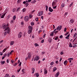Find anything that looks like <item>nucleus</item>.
Listing matches in <instances>:
<instances>
[{
    "label": "nucleus",
    "instance_id": "f257e3e1",
    "mask_svg": "<svg viewBox=\"0 0 77 77\" xmlns=\"http://www.w3.org/2000/svg\"><path fill=\"white\" fill-rule=\"evenodd\" d=\"M8 26H9V24L7 23L6 25L5 24V23H4L3 25V29H5V30H7V31H5L4 33V36L6 35H7V34H9V33L10 32V31H11V29L9 28V27H8Z\"/></svg>",
    "mask_w": 77,
    "mask_h": 77
},
{
    "label": "nucleus",
    "instance_id": "f03ea898",
    "mask_svg": "<svg viewBox=\"0 0 77 77\" xmlns=\"http://www.w3.org/2000/svg\"><path fill=\"white\" fill-rule=\"evenodd\" d=\"M39 59V57L38 56H36L34 59V61H35L36 60V61H38Z\"/></svg>",
    "mask_w": 77,
    "mask_h": 77
},
{
    "label": "nucleus",
    "instance_id": "7ed1b4c3",
    "mask_svg": "<svg viewBox=\"0 0 77 77\" xmlns=\"http://www.w3.org/2000/svg\"><path fill=\"white\" fill-rule=\"evenodd\" d=\"M43 14V11H40L38 12V16L40 17Z\"/></svg>",
    "mask_w": 77,
    "mask_h": 77
},
{
    "label": "nucleus",
    "instance_id": "20e7f679",
    "mask_svg": "<svg viewBox=\"0 0 77 77\" xmlns=\"http://www.w3.org/2000/svg\"><path fill=\"white\" fill-rule=\"evenodd\" d=\"M62 26H57V30H59V31L60 30L62 29Z\"/></svg>",
    "mask_w": 77,
    "mask_h": 77
},
{
    "label": "nucleus",
    "instance_id": "39448f33",
    "mask_svg": "<svg viewBox=\"0 0 77 77\" xmlns=\"http://www.w3.org/2000/svg\"><path fill=\"white\" fill-rule=\"evenodd\" d=\"M22 33L21 32H20L19 34L18 35V38H21V36H22Z\"/></svg>",
    "mask_w": 77,
    "mask_h": 77
},
{
    "label": "nucleus",
    "instance_id": "423d86ee",
    "mask_svg": "<svg viewBox=\"0 0 77 77\" xmlns=\"http://www.w3.org/2000/svg\"><path fill=\"white\" fill-rule=\"evenodd\" d=\"M24 20L25 21H28V20H29V17L26 16L24 18Z\"/></svg>",
    "mask_w": 77,
    "mask_h": 77
},
{
    "label": "nucleus",
    "instance_id": "0eeeda50",
    "mask_svg": "<svg viewBox=\"0 0 77 77\" xmlns=\"http://www.w3.org/2000/svg\"><path fill=\"white\" fill-rule=\"evenodd\" d=\"M49 11L50 12H52L53 11V10L51 9V7H49Z\"/></svg>",
    "mask_w": 77,
    "mask_h": 77
},
{
    "label": "nucleus",
    "instance_id": "6e6552de",
    "mask_svg": "<svg viewBox=\"0 0 77 77\" xmlns=\"http://www.w3.org/2000/svg\"><path fill=\"white\" fill-rule=\"evenodd\" d=\"M59 74L60 73H59V72H57L56 74L55 75V77H57L59 75Z\"/></svg>",
    "mask_w": 77,
    "mask_h": 77
},
{
    "label": "nucleus",
    "instance_id": "1a4fd4ad",
    "mask_svg": "<svg viewBox=\"0 0 77 77\" xmlns=\"http://www.w3.org/2000/svg\"><path fill=\"white\" fill-rule=\"evenodd\" d=\"M48 71L46 69H44V73L45 74H47Z\"/></svg>",
    "mask_w": 77,
    "mask_h": 77
},
{
    "label": "nucleus",
    "instance_id": "9d476101",
    "mask_svg": "<svg viewBox=\"0 0 77 77\" xmlns=\"http://www.w3.org/2000/svg\"><path fill=\"white\" fill-rule=\"evenodd\" d=\"M5 15H6V13H4L3 14L1 18H4V17L5 16Z\"/></svg>",
    "mask_w": 77,
    "mask_h": 77
},
{
    "label": "nucleus",
    "instance_id": "9b49d317",
    "mask_svg": "<svg viewBox=\"0 0 77 77\" xmlns=\"http://www.w3.org/2000/svg\"><path fill=\"white\" fill-rule=\"evenodd\" d=\"M14 41H11L10 43V45H14Z\"/></svg>",
    "mask_w": 77,
    "mask_h": 77
},
{
    "label": "nucleus",
    "instance_id": "f8f14e48",
    "mask_svg": "<svg viewBox=\"0 0 77 77\" xmlns=\"http://www.w3.org/2000/svg\"><path fill=\"white\" fill-rule=\"evenodd\" d=\"M67 63H68V62H67V60H66L63 63L64 65H66L67 64Z\"/></svg>",
    "mask_w": 77,
    "mask_h": 77
},
{
    "label": "nucleus",
    "instance_id": "ddd939ff",
    "mask_svg": "<svg viewBox=\"0 0 77 77\" xmlns=\"http://www.w3.org/2000/svg\"><path fill=\"white\" fill-rule=\"evenodd\" d=\"M32 73L33 74L35 72V69L34 68H32Z\"/></svg>",
    "mask_w": 77,
    "mask_h": 77
},
{
    "label": "nucleus",
    "instance_id": "4468645a",
    "mask_svg": "<svg viewBox=\"0 0 77 77\" xmlns=\"http://www.w3.org/2000/svg\"><path fill=\"white\" fill-rule=\"evenodd\" d=\"M26 7H27V6H28V5H29V2H27V0H26Z\"/></svg>",
    "mask_w": 77,
    "mask_h": 77
},
{
    "label": "nucleus",
    "instance_id": "2eb2a0df",
    "mask_svg": "<svg viewBox=\"0 0 77 77\" xmlns=\"http://www.w3.org/2000/svg\"><path fill=\"white\" fill-rule=\"evenodd\" d=\"M30 57H31V55L30 54H29L28 55V58L29 59H30Z\"/></svg>",
    "mask_w": 77,
    "mask_h": 77
},
{
    "label": "nucleus",
    "instance_id": "dca6fc26",
    "mask_svg": "<svg viewBox=\"0 0 77 77\" xmlns=\"http://www.w3.org/2000/svg\"><path fill=\"white\" fill-rule=\"evenodd\" d=\"M28 28L29 29V30H32V28H33V27H32V26H29V27Z\"/></svg>",
    "mask_w": 77,
    "mask_h": 77
},
{
    "label": "nucleus",
    "instance_id": "f3484780",
    "mask_svg": "<svg viewBox=\"0 0 77 77\" xmlns=\"http://www.w3.org/2000/svg\"><path fill=\"white\" fill-rule=\"evenodd\" d=\"M32 30H31L30 29H29V30H28V33L29 34H30V33H32Z\"/></svg>",
    "mask_w": 77,
    "mask_h": 77
},
{
    "label": "nucleus",
    "instance_id": "a211bd4d",
    "mask_svg": "<svg viewBox=\"0 0 77 77\" xmlns=\"http://www.w3.org/2000/svg\"><path fill=\"white\" fill-rule=\"evenodd\" d=\"M56 70H57V68H56V67H54L53 69V72H54V71H55Z\"/></svg>",
    "mask_w": 77,
    "mask_h": 77
},
{
    "label": "nucleus",
    "instance_id": "6ab92c4d",
    "mask_svg": "<svg viewBox=\"0 0 77 77\" xmlns=\"http://www.w3.org/2000/svg\"><path fill=\"white\" fill-rule=\"evenodd\" d=\"M69 34L66 37V39H69Z\"/></svg>",
    "mask_w": 77,
    "mask_h": 77
},
{
    "label": "nucleus",
    "instance_id": "aec40b11",
    "mask_svg": "<svg viewBox=\"0 0 77 77\" xmlns=\"http://www.w3.org/2000/svg\"><path fill=\"white\" fill-rule=\"evenodd\" d=\"M39 73H35V76H36V77H39Z\"/></svg>",
    "mask_w": 77,
    "mask_h": 77
},
{
    "label": "nucleus",
    "instance_id": "412c9836",
    "mask_svg": "<svg viewBox=\"0 0 77 77\" xmlns=\"http://www.w3.org/2000/svg\"><path fill=\"white\" fill-rule=\"evenodd\" d=\"M0 63H1V64H2V65H3V64H4V63H5V61H1L0 62Z\"/></svg>",
    "mask_w": 77,
    "mask_h": 77
},
{
    "label": "nucleus",
    "instance_id": "4be33fe9",
    "mask_svg": "<svg viewBox=\"0 0 77 77\" xmlns=\"http://www.w3.org/2000/svg\"><path fill=\"white\" fill-rule=\"evenodd\" d=\"M56 4V2H53L52 4V6H54V5H55Z\"/></svg>",
    "mask_w": 77,
    "mask_h": 77
},
{
    "label": "nucleus",
    "instance_id": "5701e85b",
    "mask_svg": "<svg viewBox=\"0 0 77 77\" xmlns=\"http://www.w3.org/2000/svg\"><path fill=\"white\" fill-rule=\"evenodd\" d=\"M21 9L20 8H19L17 9V12H19L20 11V10Z\"/></svg>",
    "mask_w": 77,
    "mask_h": 77
},
{
    "label": "nucleus",
    "instance_id": "b1692460",
    "mask_svg": "<svg viewBox=\"0 0 77 77\" xmlns=\"http://www.w3.org/2000/svg\"><path fill=\"white\" fill-rule=\"evenodd\" d=\"M70 22L72 24V23H73L74 22V20H73V19H71L70 20Z\"/></svg>",
    "mask_w": 77,
    "mask_h": 77
},
{
    "label": "nucleus",
    "instance_id": "393cba45",
    "mask_svg": "<svg viewBox=\"0 0 77 77\" xmlns=\"http://www.w3.org/2000/svg\"><path fill=\"white\" fill-rule=\"evenodd\" d=\"M13 18V20H15V19H16V16L14 15Z\"/></svg>",
    "mask_w": 77,
    "mask_h": 77
},
{
    "label": "nucleus",
    "instance_id": "a878e982",
    "mask_svg": "<svg viewBox=\"0 0 77 77\" xmlns=\"http://www.w3.org/2000/svg\"><path fill=\"white\" fill-rule=\"evenodd\" d=\"M34 45L35 47H38V46H39V45L37 43H35Z\"/></svg>",
    "mask_w": 77,
    "mask_h": 77
},
{
    "label": "nucleus",
    "instance_id": "bb28decb",
    "mask_svg": "<svg viewBox=\"0 0 77 77\" xmlns=\"http://www.w3.org/2000/svg\"><path fill=\"white\" fill-rule=\"evenodd\" d=\"M65 6V4L64 3H62L61 4V6L62 8H63Z\"/></svg>",
    "mask_w": 77,
    "mask_h": 77
},
{
    "label": "nucleus",
    "instance_id": "cd10ccee",
    "mask_svg": "<svg viewBox=\"0 0 77 77\" xmlns=\"http://www.w3.org/2000/svg\"><path fill=\"white\" fill-rule=\"evenodd\" d=\"M52 41V40L51 38L49 39H48V42H51Z\"/></svg>",
    "mask_w": 77,
    "mask_h": 77
},
{
    "label": "nucleus",
    "instance_id": "c85d7f7f",
    "mask_svg": "<svg viewBox=\"0 0 77 77\" xmlns=\"http://www.w3.org/2000/svg\"><path fill=\"white\" fill-rule=\"evenodd\" d=\"M48 6H46V11H47L48 10Z\"/></svg>",
    "mask_w": 77,
    "mask_h": 77
},
{
    "label": "nucleus",
    "instance_id": "c756f323",
    "mask_svg": "<svg viewBox=\"0 0 77 77\" xmlns=\"http://www.w3.org/2000/svg\"><path fill=\"white\" fill-rule=\"evenodd\" d=\"M69 47H72V45L71 44V43H70L69 45Z\"/></svg>",
    "mask_w": 77,
    "mask_h": 77
},
{
    "label": "nucleus",
    "instance_id": "7c9ffc66",
    "mask_svg": "<svg viewBox=\"0 0 77 77\" xmlns=\"http://www.w3.org/2000/svg\"><path fill=\"white\" fill-rule=\"evenodd\" d=\"M17 65V63H16L13 64V66H16V65Z\"/></svg>",
    "mask_w": 77,
    "mask_h": 77
},
{
    "label": "nucleus",
    "instance_id": "2f4dec72",
    "mask_svg": "<svg viewBox=\"0 0 77 77\" xmlns=\"http://www.w3.org/2000/svg\"><path fill=\"white\" fill-rule=\"evenodd\" d=\"M77 36V33H75L74 35V36H73V37L74 38L75 37V36Z\"/></svg>",
    "mask_w": 77,
    "mask_h": 77
},
{
    "label": "nucleus",
    "instance_id": "473e14b6",
    "mask_svg": "<svg viewBox=\"0 0 77 77\" xmlns=\"http://www.w3.org/2000/svg\"><path fill=\"white\" fill-rule=\"evenodd\" d=\"M68 60H73V58H69L68 59Z\"/></svg>",
    "mask_w": 77,
    "mask_h": 77
},
{
    "label": "nucleus",
    "instance_id": "72a5a7b5",
    "mask_svg": "<svg viewBox=\"0 0 77 77\" xmlns=\"http://www.w3.org/2000/svg\"><path fill=\"white\" fill-rule=\"evenodd\" d=\"M29 18H32V15L31 14H29Z\"/></svg>",
    "mask_w": 77,
    "mask_h": 77
},
{
    "label": "nucleus",
    "instance_id": "f704fd0d",
    "mask_svg": "<svg viewBox=\"0 0 77 77\" xmlns=\"http://www.w3.org/2000/svg\"><path fill=\"white\" fill-rule=\"evenodd\" d=\"M34 22H31V26H33V25H34Z\"/></svg>",
    "mask_w": 77,
    "mask_h": 77
},
{
    "label": "nucleus",
    "instance_id": "c9c22d12",
    "mask_svg": "<svg viewBox=\"0 0 77 77\" xmlns=\"http://www.w3.org/2000/svg\"><path fill=\"white\" fill-rule=\"evenodd\" d=\"M21 0H18L17 1V3H20V2H21Z\"/></svg>",
    "mask_w": 77,
    "mask_h": 77
},
{
    "label": "nucleus",
    "instance_id": "e433bc0d",
    "mask_svg": "<svg viewBox=\"0 0 77 77\" xmlns=\"http://www.w3.org/2000/svg\"><path fill=\"white\" fill-rule=\"evenodd\" d=\"M9 75L8 74L5 75V76H6V77H9Z\"/></svg>",
    "mask_w": 77,
    "mask_h": 77
},
{
    "label": "nucleus",
    "instance_id": "4c0bfd02",
    "mask_svg": "<svg viewBox=\"0 0 77 77\" xmlns=\"http://www.w3.org/2000/svg\"><path fill=\"white\" fill-rule=\"evenodd\" d=\"M54 64V62H52L50 64L51 65H53Z\"/></svg>",
    "mask_w": 77,
    "mask_h": 77
},
{
    "label": "nucleus",
    "instance_id": "58836bf2",
    "mask_svg": "<svg viewBox=\"0 0 77 77\" xmlns=\"http://www.w3.org/2000/svg\"><path fill=\"white\" fill-rule=\"evenodd\" d=\"M21 68H20L19 69L17 70V71L18 72H20V70H21Z\"/></svg>",
    "mask_w": 77,
    "mask_h": 77
},
{
    "label": "nucleus",
    "instance_id": "ea45409f",
    "mask_svg": "<svg viewBox=\"0 0 77 77\" xmlns=\"http://www.w3.org/2000/svg\"><path fill=\"white\" fill-rule=\"evenodd\" d=\"M73 4V3L72 2V3H71V4H70L69 6V7H71V6H72V4Z\"/></svg>",
    "mask_w": 77,
    "mask_h": 77
},
{
    "label": "nucleus",
    "instance_id": "a19ab883",
    "mask_svg": "<svg viewBox=\"0 0 77 77\" xmlns=\"http://www.w3.org/2000/svg\"><path fill=\"white\" fill-rule=\"evenodd\" d=\"M36 1L35 0H34L33 1L32 3H36Z\"/></svg>",
    "mask_w": 77,
    "mask_h": 77
},
{
    "label": "nucleus",
    "instance_id": "79ce46f5",
    "mask_svg": "<svg viewBox=\"0 0 77 77\" xmlns=\"http://www.w3.org/2000/svg\"><path fill=\"white\" fill-rule=\"evenodd\" d=\"M26 11V9L23 8V12H24V11Z\"/></svg>",
    "mask_w": 77,
    "mask_h": 77
},
{
    "label": "nucleus",
    "instance_id": "37998d69",
    "mask_svg": "<svg viewBox=\"0 0 77 77\" xmlns=\"http://www.w3.org/2000/svg\"><path fill=\"white\" fill-rule=\"evenodd\" d=\"M54 35V33H52L51 34V36H53Z\"/></svg>",
    "mask_w": 77,
    "mask_h": 77
},
{
    "label": "nucleus",
    "instance_id": "c03bdc74",
    "mask_svg": "<svg viewBox=\"0 0 77 77\" xmlns=\"http://www.w3.org/2000/svg\"><path fill=\"white\" fill-rule=\"evenodd\" d=\"M72 47L73 48H75V47H77V45H73Z\"/></svg>",
    "mask_w": 77,
    "mask_h": 77
},
{
    "label": "nucleus",
    "instance_id": "a18cd8bd",
    "mask_svg": "<svg viewBox=\"0 0 77 77\" xmlns=\"http://www.w3.org/2000/svg\"><path fill=\"white\" fill-rule=\"evenodd\" d=\"M13 12H14L15 11H16V10L15 9V8H14L13 9Z\"/></svg>",
    "mask_w": 77,
    "mask_h": 77
},
{
    "label": "nucleus",
    "instance_id": "49530a36",
    "mask_svg": "<svg viewBox=\"0 0 77 77\" xmlns=\"http://www.w3.org/2000/svg\"><path fill=\"white\" fill-rule=\"evenodd\" d=\"M67 15H68V13H66L65 14L64 16H67Z\"/></svg>",
    "mask_w": 77,
    "mask_h": 77
},
{
    "label": "nucleus",
    "instance_id": "de8ad7c7",
    "mask_svg": "<svg viewBox=\"0 0 77 77\" xmlns=\"http://www.w3.org/2000/svg\"><path fill=\"white\" fill-rule=\"evenodd\" d=\"M57 39H58V37H57L55 38V40H57Z\"/></svg>",
    "mask_w": 77,
    "mask_h": 77
},
{
    "label": "nucleus",
    "instance_id": "09e8293b",
    "mask_svg": "<svg viewBox=\"0 0 77 77\" xmlns=\"http://www.w3.org/2000/svg\"><path fill=\"white\" fill-rule=\"evenodd\" d=\"M7 56V54H4V57H6V56Z\"/></svg>",
    "mask_w": 77,
    "mask_h": 77
},
{
    "label": "nucleus",
    "instance_id": "8fccbe9b",
    "mask_svg": "<svg viewBox=\"0 0 77 77\" xmlns=\"http://www.w3.org/2000/svg\"><path fill=\"white\" fill-rule=\"evenodd\" d=\"M63 38V35H61L60 36V38Z\"/></svg>",
    "mask_w": 77,
    "mask_h": 77
},
{
    "label": "nucleus",
    "instance_id": "3c124183",
    "mask_svg": "<svg viewBox=\"0 0 77 77\" xmlns=\"http://www.w3.org/2000/svg\"><path fill=\"white\" fill-rule=\"evenodd\" d=\"M32 1V0H27V2H28V3H29V2H30Z\"/></svg>",
    "mask_w": 77,
    "mask_h": 77
},
{
    "label": "nucleus",
    "instance_id": "603ef678",
    "mask_svg": "<svg viewBox=\"0 0 77 77\" xmlns=\"http://www.w3.org/2000/svg\"><path fill=\"white\" fill-rule=\"evenodd\" d=\"M14 23V20H12L11 21V24H12Z\"/></svg>",
    "mask_w": 77,
    "mask_h": 77
},
{
    "label": "nucleus",
    "instance_id": "864d4df0",
    "mask_svg": "<svg viewBox=\"0 0 77 77\" xmlns=\"http://www.w3.org/2000/svg\"><path fill=\"white\" fill-rule=\"evenodd\" d=\"M44 42V40L43 39L41 41V43H43Z\"/></svg>",
    "mask_w": 77,
    "mask_h": 77
},
{
    "label": "nucleus",
    "instance_id": "5fc2aeb1",
    "mask_svg": "<svg viewBox=\"0 0 77 77\" xmlns=\"http://www.w3.org/2000/svg\"><path fill=\"white\" fill-rule=\"evenodd\" d=\"M56 8H57V7L56 6H55V7H53V8L54 9H56Z\"/></svg>",
    "mask_w": 77,
    "mask_h": 77
},
{
    "label": "nucleus",
    "instance_id": "6e6d98bb",
    "mask_svg": "<svg viewBox=\"0 0 77 77\" xmlns=\"http://www.w3.org/2000/svg\"><path fill=\"white\" fill-rule=\"evenodd\" d=\"M35 20L36 21H38V18H36L35 19Z\"/></svg>",
    "mask_w": 77,
    "mask_h": 77
},
{
    "label": "nucleus",
    "instance_id": "4d7b16f0",
    "mask_svg": "<svg viewBox=\"0 0 77 77\" xmlns=\"http://www.w3.org/2000/svg\"><path fill=\"white\" fill-rule=\"evenodd\" d=\"M7 62L8 63L9 62V60L8 59L7 60Z\"/></svg>",
    "mask_w": 77,
    "mask_h": 77
},
{
    "label": "nucleus",
    "instance_id": "13d9d810",
    "mask_svg": "<svg viewBox=\"0 0 77 77\" xmlns=\"http://www.w3.org/2000/svg\"><path fill=\"white\" fill-rule=\"evenodd\" d=\"M63 54V52H61L60 53V55H62V54Z\"/></svg>",
    "mask_w": 77,
    "mask_h": 77
},
{
    "label": "nucleus",
    "instance_id": "bf43d9fd",
    "mask_svg": "<svg viewBox=\"0 0 77 77\" xmlns=\"http://www.w3.org/2000/svg\"><path fill=\"white\" fill-rule=\"evenodd\" d=\"M55 63H56V64H57L59 63V62L58 61H56L55 62Z\"/></svg>",
    "mask_w": 77,
    "mask_h": 77
},
{
    "label": "nucleus",
    "instance_id": "052dcab7",
    "mask_svg": "<svg viewBox=\"0 0 77 77\" xmlns=\"http://www.w3.org/2000/svg\"><path fill=\"white\" fill-rule=\"evenodd\" d=\"M54 2H55V3H57V0H54Z\"/></svg>",
    "mask_w": 77,
    "mask_h": 77
},
{
    "label": "nucleus",
    "instance_id": "680f3d73",
    "mask_svg": "<svg viewBox=\"0 0 77 77\" xmlns=\"http://www.w3.org/2000/svg\"><path fill=\"white\" fill-rule=\"evenodd\" d=\"M67 29L66 28H65L64 29V32H66V30Z\"/></svg>",
    "mask_w": 77,
    "mask_h": 77
},
{
    "label": "nucleus",
    "instance_id": "e2e57ef3",
    "mask_svg": "<svg viewBox=\"0 0 77 77\" xmlns=\"http://www.w3.org/2000/svg\"><path fill=\"white\" fill-rule=\"evenodd\" d=\"M46 35V34H45V33L44 35H43V38H45Z\"/></svg>",
    "mask_w": 77,
    "mask_h": 77
},
{
    "label": "nucleus",
    "instance_id": "0e129e2a",
    "mask_svg": "<svg viewBox=\"0 0 77 77\" xmlns=\"http://www.w3.org/2000/svg\"><path fill=\"white\" fill-rule=\"evenodd\" d=\"M21 24L22 25H23V24H24V22H21Z\"/></svg>",
    "mask_w": 77,
    "mask_h": 77
},
{
    "label": "nucleus",
    "instance_id": "69168bd1",
    "mask_svg": "<svg viewBox=\"0 0 77 77\" xmlns=\"http://www.w3.org/2000/svg\"><path fill=\"white\" fill-rule=\"evenodd\" d=\"M69 34V32H67L66 34H65V35H68Z\"/></svg>",
    "mask_w": 77,
    "mask_h": 77
},
{
    "label": "nucleus",
    "instance_id": "338daca9",
    "mask_svg": "<svg viewBox=\"0 0 77 77\" xmlns=\"http://www.w3.org/2000/svg\"><path fill=\"white\" fill-rule=\"evenodd\" d=\"M21 62H20L19 64V66H21Z\"/></svg>",
    "mask_w": 77,
    "mask_h": 77
},
{
    "label": "nucleus",
    "instance_id": "774afa93",
    "mask_svg": "<svg viewBox=\"0 0 77 77\" xmlns=\"http://www.w3.org/2000/svg\"><path fill=\"white\" fill-rule=\"evenodd\" d=\"M41 32H42V31L41 30H40L39 31H38V33H41Z\"/></svg>",
    "mask_w": 77,
    "mask_h": 77
}]
</instances>
